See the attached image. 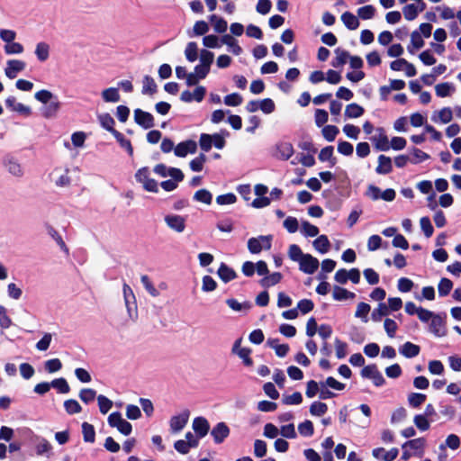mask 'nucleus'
Returning <instances> with one entry per match:
<instances>
[{
	"instance_id": "obj_44",
	"label": "nucleus",
	"mask_w": 461,
	"mask_h": 461,
	"mask_svg": "<svg viewBox=\"0 0 461 461\" xmlns=\"http://www.w3.org/2000/svg\"><path fill=\"white\" fill-rule=\"evenodd\" d=\"M185 55L186 59L190 62H194L197 59V44L194 41H190L187 43L185 50Z\"/></svg>"
},
{
	"instance_id": "obj_43",
	"label": "nucleus",
	"mask_w": 461,
	"mask_h": 461,
	"mask_svg": "<svg viewBox=\"0 0 461 461\" xmlns=\"http://www.w3.org/2000/svg\"><path fill=\"white\" fill-rule=\"evenodd\" d=\"M439 413L446 420H452L456 417V408L450 404H440Z\"/></svg>"
},
{
	"instance_id": "obj_6",
	"label": "nucleus",
	"mask_w": 461,
	"mask_h": 461,
	"mask_svg": "<svg viewBox=\"0 0 461 461\" xmlns=\"http://www.w3.org/2000/svg\"><path fill=\"white\" fill-rule=\"evenodd\" d=\"M361 375L363 378L371 379L375 386H382L385 383L383 375L375 364L364 366Z\"/></svg>"
},
{
	"instance_id": "obj_45",
	"label": "nucleus",
	"mask_w": 461,
	"mask_h": 461,
	"mask_svg": "<svg viewBox=\"0 0 461 461\" xmlns=\"http://www.w3.org/2000/svg\"><path fill=\"white\" fill-rule=\"evenodd\" d=\"M98 121L100 122V124L102 125V127L105 130H107L108 131H111L112 130L114 129V120L113 118L107 113H102L100 115H98Z\"/></svg>"
},
{
	"instance_id": "obj_33",
	"label": "nucleus",
	"mask_w": 461,
	"mask_h": 461,
	"mask_svg": "<svg viewBox=\"0 0 461 461\" xmlns=\"http://www.w3.org/2000/svg\"><path fill=\"white\" fill-rule=\"evenodd\" d=\"M332 296L336 301H343L348 299H353L355 298L356 295L354 293L349 292L345 288H342L340 286H335L333 289Z\"/></svg>"
},
{
	"instance_id": "obj_63",
	"label": "nucleus",
	"mask_w": 461,
	"mask_h": 461,
	"mask_svg": "<svg viewBox=\"0 0 461 461\" xmlns=\"http://www.w3.org/2000/svg\"><path fill=\"white\" fill-rule=\"evenodd\" d=\"M370 312V305L366 303H359L355 312V317L363 319L364 322L367 321V314Z\"/></svg>"
},
{
	"instance_id": "obj_8",
	"label": "nucleus",
	"mask_w": 461,
	"mask_h": 461,
	"mask_svg": "<svg viewBox=\"0 0 461 461\" xmlns=\"http://www.w3.org/2000/svg\"><path fill=\"white\" fill-rule=\"evenodd\" d=\"M190 411L185 410L178 415L171 417L169 421L170 430L172 433H177L181 431L188 422Z\"/></svg>"
},
{
	"instance_id": "obj_11",
	"label": "nucleus",
	"mask_w": 461,
	"mask_h": 461,
	"mask_svg": "<svg viewBox=\"0 0 461 461\" xmlns=\"http://www.w3.org/2000/svg\"><path fill=\"white\" fill-rule=\"evenodd\" d=\"M319 260L310 254H305L299 262V268L302 272L312 275L319 267Z\"/></svg>"
},
{
	"instance_id": "obj_49",
	"label": "nucleus",
	"mask_w": 461,
	"mask_h": 461,
	"mask_svg": "<svg viewBox=\"0 0 461 461\" xmlns=\"http://www.w3.org/2000/svg\"><path fill=\"white\" fill-rule=\"evenodd\" d=\"M298 431L303 437H312L314 433L313 424L311 420H306L298 425Z\"/></svg>"
},
{
	"instance_id": "obj_47",
	"label": "nucleus",
	"mask_w": 461,
	"mask_h": 461,
	"mask_svg": "<svg viewBox=\"0 0 461 461\" xmlns=\"http://www.w3.org/2000/svg\"><path fill=\"white\" fill-rule=\"evenodd\" d=\"M388 313V307L385 305V303H380L378 307L372 312L371 317L374 321H380L382 318L386 316Z\"/></svg>"
},
{
	"instance_id": "obj_30",
	"label": "nucleus",
	"mask_w": 461,
	"mask_h": 461,
	"mask_svg": "<svg viewBox=\"0 0 461 461\" xmlns=\"http://www.w3.org/2000/svg\"><path fill=\"white\" fill-rule=\"evenodd\" d=\"M82 434L85 442L94 443L95 440V430L92 424L88 422H83L82 424Z\"/></svg>"
},
{
	"instance_id": "obj_39",
	"label": "nucleus",
	"mask_w": 461,
	"mask_h": 461,
	"mask_svg": "<svg viewBox=\"0 0 461 461\" xmlns=\"http://www.w3.org/2000/svg\"><path fill=\"white\" fill-rule=\"evenodd\" d=\"M157 84L150 76H145L143 78L142 94L153 95L157 92Z\"/></svg>"
},
{
	"instance_id": "obj_52",
	"label": "nucleus",
	"mask_w": 461,
	"mask_h": 461,
	"mask_svg": "<svg viewBox=\"0 0 461 461\" xmlns=\"http://www.w3.org/2000/svg\"><path fill=\"white\" fill-rule=\"evenodd\" d=\"M212 135L202 133L199 139V145L203 151L208 152L212 147Z\"/></svg>"
},
{
	"instance_id": "obj_32",
	"label": "nucleus",
	"mask_w": 461,
	"mask_h": 461,
	"mask_svg": "<svg viewBox=\"0 0 461 461\" xmlns=\"http://www.w3.org/2000/svg\"><path fill=\"white\" fill-rule=\"evenodd\" d=\"M364 113V108L356 103L346 106L345 116L348 118H358Z\"/></svg>"
},
{
	"instance_id": "obj_13",
	"label": "nucleus",
	"mask_w": 461,
	"mask_h": 461,
	"mask_svg": "<svg viewBox=\"0 0 461 461\" xmlns=\"http://www.w3.org/2000/svg\"><path fill=\"white\" fill-rule=\"evenodd\" d=\"M192 429L198 438H203L208 434L210 424L204 417L199 416L193 420Z\"/></svg>"
},
{
	"instance_id": "obj_60",
	"label": "nucleus",
	"mask_w": 461,
	"mask_h": 461,
	"mask_svg": "<svg viewBox=\"0 0 461 461\" xmlns=\"http://www.w3.org/2000/svg\"><path fill=\"white\" fill-rule=\"evenodd\" d=\"M375 8L371 5H365L357 10L358 16L363 20L372 19L375 15Z\"/></svg>"
},
{
	"instance_id": "obj_36",
	"label": "nucleus",
	"mask_w": 461,
	"mask_h": 461,
	"mask_svg": "<svg viewBox=\"0 0 461 461\" xmlns=\"http://www.w3.org/2000/svg\"><path fill=\"white\" fill-rule=\"evenodd\" d=\"M426 394L420 393H411L408 395V403L412 408H419L425 401H426Z\"/></svg>"
},
{
	"instance_id": "obj_51",
	"label": "nucleus",
	"mask_w": 461,
	"mask_h": 461,
	"mask_svg": "<svg viewBox=\"0 0 461 461\" xmlns=\"http://www.w3.org/2000/svg\"><path fill=\"white\" fill-rule=\"evenodd\" d=\"M305 254L303 253L301 248L296 244H292L288 249V257L294 262H300Z\"/></svg>"
},
{
	"instance_id": "obj_20",
	"label": "nucleus",
	"mask_w": 461,
	"mask_h": 461,
	"mask_svg": "<svg viewBox=\"0 0 461 461\" xmlns=\"http://www.w3.org/2000/svg\"><path fill=\"white\" fill-rule=\"evenodd\" d=\"M378 165L375 172L378 175H387L393 171V164L390 157L380 155L377 158Z\"/></svg>"
},
{
	"instance_id": "obj_58",
	"label": "nucleus",
	"mask_w": 461,
	"mask_h": 461,
	"mask_svg": "<svg viewBox=\"0 0 461 461\" xmlns=\"http://www.w3.org/2000/svg\"><path fill=\"white\" fill-rule=\"evenodd\" d=\"M225 136H229V132L227 131H221V133L212 134V145L218 149H222L226 144L224 140Z\"/></svg>"
},
{
	"instance_id": "obj_28",
	"label": "nucleus",
	"mask_w": 461,
	"mask_h": 461,
	"mask_svg": "<svg viewBox=\"0 0 461 461\" xmlns=\"http://www.w3.org/2000/svg\"><path fill=\"white\" fill-rule=\"evenodd\" d=\"M341 21L344 25L349 30H356L359 26V21L352 13L345 12L341 15Z\"/></svg>"
},
{
	"instance_id": "obj_18",
	"label": "nucleus",
	"mask_w": 461,
	"mask_h": 461,
	"mask_svg": "<svg viewBox=\"0 0 461 461\" xmlns=\"http://www.w3.org/2000/svg\"><path fill=\"white\" fill-rule=\"evenodd\" d=\"M429 330L436 337H444L447 333L444 319L439 314H435L431 318Z\"/></svg>"
},
{
	"instance_id": "obj_35",
	"label": "nucleus",
	"mask_w": 461,
	"mask_h": 461,
	"mask_svg": "<svg viewBox=\"0 0 461 461\" xmlns=\"http://www.w3.org/2000/svg\"><path fill=\"white\" fill-rule=\"evenodd\" d=\"M35 55L37 59L43 62L49 59L50 56V46L46 42H39L36 45Z\"/></svg>"
},
{
	"instance_id": "obj_23",
	"label": "nucleus",
	"mask_w": 461,
	"mask_h": 461,
	"mask_svg": "<svg viewBox=\"0 0 461 461\" xmlns=\"http://www.w3.org/2000/svg\"><path fill=\"white\" fill-rule=\"evenodd\" d=\"M221 42L225 44L229 48V51L236 56H239L242 52L241 47L238 44V41L230 34H224L221 38Z\"/></svg>"
},
{
	"instance_id": "obj_54",
	"label": "nucleus",
	"mask_w": 461,
	"mask_h": 461,
	"mask_svg": "<svg viewBox=\"0 0 461 461\" xmlns=\"http://www.w3.org/2000/svg\"><path fill=\"white\" fill-rule=\"evenodd\" d=\"M402 13L406 20L413 21L418 16L419 10L414 4H409L402 8Z\"/></svg>"
},
{
	"instance_id": "obj_9",
	"label": "nucleus",
	"mask_w": 461,
	"mask_h": 461,
	"mask_svg": "<svg viewBox=\"0 0 461 461\" xmlns=\"http://www.w3.org/2000/svg\"><path fill=\"white\" fill-rule=\"evenodd\" d=\"M134 121L144 129H150L155 125L153 115L140 108L134 110Z\"/></svg>"
},
{
	"instance_id": "obj_2",
	"label": "nucleus",
	"mask_w": 461,
	"mask_h": 461,
	"mask_svg": "<svg viewBox=\"0 0 461 461\" xmlns=\"http://www.w3.org/2000/svg\"><path fill=\"white\" fill-rule=\"evenodd\" d=\"M122 293L128 317L131 321L135 322L137 321L139 315L134 293L130 285L126 283H124L122 285Z\"/></svg>"
},
{
	"instance_id": "obj_21",
	"label": "nucleus",
	"mask_w": 461,
	"mask_h": 461,
	"mask_svg": "<svg viewBox=\"0 0 461 461\" xmlns=\"http://www.w3.org/2000/svg\"><path fill=\"white\" fill-rule=\"evenodd\" d=\"M217 275L224 283H228L237 277V274L234 269L227 266L225 263H221L220 265Z\"/></svg>"
},
{
	"instance_id": "obj_17",
	"label": "nucleus",
	"mask_w": 461,
	"mask_h": 461,
	"mask_svg": "<svg viewBox=\"0 0 461 461\" xmlns=\"http://www.w3.org/2000/svg\"><path fill=\"white\" fill-rule=\"evenodd\" d=\"M426 440L424 438H418L408 440L402 445V447L410 449L415 456L421 457L424 454Z\"/></svg>"
},
{
	"instance_id": "obj_56",
	"label": "nucleus",
	"mask_w": 461,
	"mask_h": 461,
	"mask_svg": "<svg viewBox=\"0 0 461 461\" xmlns=\"http://www.w3.org/2000/svg\"><path fill=\"white\" fill-rule=\"evenodd\" d=\"M411 152L412 158H410V159L412 164H418L429 158V154L417 148H412Z\"/></svg>"
},
{
	"instance_id": "obj_38",
	"label": "nucleus",
	"mask_w": 461,
	"mask_h": 461,
	"mask_svg": "<svg viewBox=\"0 0 461 461\" xmlns=\"http://www.w3.org/2000/svg\"><path fill=\"white\" fill-rule=\"evenodd\" d=\"M282 279V275L279 272H275L269 276H264L260 280V285L263 287H269L278 284Z\"/></svg>"
},
{
	"instance_id": "obj_4",
	"label": "nucleus",
	"mask_w": 461,
	"mask_h": 461,
	"mask_svg": "<svg viewBox=\"0 0 461 461\" xmlns=\"http://www.w3.org/2000/svg\"><path fill=\"white\" fill-rule=\"evenodd\" d=\"M108 424L116 428L122 434L128 436L131 433L132 426L131 424L122 419L121 412L114 411L112 412L108 417Z\"/></svg>"
},
{
	"instance_id": "obj_7",
	"label": "nucleus",
	"mask_w": 461,
	"mask_h": 461,
	"mask_svg": "<svg viewBox=\"0 0 461 461\" xmlns=\"http://www.w3.org/2000/svg\"><path fill=\"white\" fill-rule=\"evenodd\" d=\"M153 171L162 177L171 176L175 181H183L184 173L176 167H167L164 164H158L154 167Z\"/></svg>"
},
{
	"instance_id": "obj_29",
	"label": "nucleus",
	"mask_w": 461,
	"mask_h": 461,
	"mask_svg": "<svg viewBox=\"0 0 461 461\" xmlns=\"http://www.w3.org/2000/svg\"><path fill=\"white\" fill-rule=\"evenodd\" d=\"M225 303L234 312L249 311L251 308L249 302L240 303L234 298H228Z\"/></svg>"
},
{
	"instance_id": "obj_48",
	"label": "nucleus",
	"mask_w": 461,
	"mask_h": 461,
	"mask_svg": "<svg viewBox=\"0 0 461 461\" xmlns=\"http://www.w3.org/2000/svg\"><path fill=\"white\" fill-rule=\"evenodd\" d=\"M323 138L328 141H333L336 136L339 134V130L337 126L334 125H326L323 127L322 131Z\"/></svg>"
},
{
	"instance_id": "obj_22",
	"label": "nucleus",
	"mask_w": 461,
	"mask_h": 461,
	"mask_svg": "<svg viewBox=\"0 0 461 461\" xmlns=\"http://www.w3.org/2000/svg\"><path fill=\"white\" fill-rule=\"evenodd\" d=\"M400 354L407 358H412L417 357L420 352V346L413 344L411 342H405L400 348Z\"/></svg>"
},
{
	"instance_id": "obj_16",
	"label": "nucleus",
	"mask_w": 461,
	"mask_h": 461,
	"mask_svg": "<svg viewBox=\"0 0 461 461\" xmlns=\"http://www.w3.org/2000/svg\"><path fill=\"white\" fill-rule=\"evenodd\" d=\"M197 150V143L193 140L180 142L175 148V155L179 158L185 157L188 153L194 154Z\"/></svg>"
},
{
	"instance_id": "obj_50",
	"label": "nucleus",
	"mask_w": 461,
	"mask_h": 461,
	"mask_svg": "<svg viewBox=\"0 0 461 461\" xmlns=\"http://www.w3.org/2000/svg\"><path fill=\"white\" fill-rule=\"evenodd\" d=\"M453 287V283L450 279L448 278H442L439 283H438V294L439 296H447L451 289Z\"/></svg>"
},
{
	"instance_id": "obj_25",
	"label": "nucleus",
	"mask_w": 461,
	"mask_h": 461,
	"mask_svg": "<svg viewBox=\"0 0 461 461\" xmlns=\"http://www.w3.org/2000/svg\"><path fill=\"white\" fill-rule=\"evenodd\" d=\"M277 156L282 160L289 159L294 154V148L290 142H280L276 146Z\"/></svg>"
},
{
	"instance_id": "obj_64",
	"label": "nucleus",
	"mask_w": 461,
	"mask_h": 461,
	"mask_svg": "<svg viewBox=\"0 0 461 461\" xmlns=\"http://www.w3.org/2000/svg\"><path fill=\"white\" fill-rule=\"evenodd\" d=\"M96 392L91 388H84L79 392V398L85 403H89L95 400Z\"/></svg>"
},
{
	"instance_id": "obj_10",
	"label": "nucleus",
	"mask_w": 461,
	"mask_h": 461,
	"mask_svg": "<svg viewBox=\"0 0 461 461\" xmlns=\"http://www.w3.org/2000/svg\"><path fill=\"white\" fill-rule=\"evenodd\" d=\"M164 221L167 226L176 232L181 233L185 229V218L181 215L167 214L164 217Z\"/></svg>"
},
{
	"instance_id": "obj_15",
	"label": "nucleus",
	"mask_w": 461,
	"mask_h": 461,
	"mask_svg": "<svg viewBox=\"0 0 461 461\" xmlns=\"http://www.w3.org/2000/svg\"><path fill=\"white\" fill-rule=\"evenodd\" d=\"M25 67H26V64L23 60H19V59L8 60L6 63V68H5V74L8 78L14 79L17 77L18 73L24 70Z\"/></svg>"
},
{
	"instance_id": "obj_24",
	"label": "nucleus",
	"mask_w": 461,
	"mask_h": 461,
	"mask_svg": "<svg viewBox=\"0 0 461 461\" xmlns=\"http://www.w3.org/2000/svg\"><path fill=\"white\" fill-rule=\"evenodd\" d=\"M4 164L7 171L14 176L20 177L23 176V171L21 165L13 158H6Z\"/></svg>"
},
{
	"instance_id": "obj_27",
	"label": "nucleus",
	"mask_w": 461,
	"mask_h": 461,
	"mask_svg": "<svg viewBox=\"0 0 461 461\" xmlns=\"http://www.w3.org/2000/svg\"><path fill=\"white\" fill-rule=\"evenodd\" d=\"M314 249L321 254H325L330 248V243L326 235L319 236L313 242Z\"/></svg>"
},
{
	"instance_id": "obj_34",
	"label": "nucleus",
	"mask_w": 461,
	"mask_h": 461,
	"mask_svg": "<svg viewBox=\"0 0 461 461\" xmlns=\"http://www.w3.org/2000/svg\"><path fill=\"white\" fill-rule=\"evenodd\" d=\"M336 57L332 60L331 65L334 68H339L346 64L347 59L349 58V53L347 50H340L339 48L335 50Z\"/></svg>"
},
{
	"instance_id": "obj_5",
	"label": "nucleus",
	"mask_w": 461,
	"mask_h": 461,
	"mask_svg": "<svg viewBox=\"0 0 461 461\" xmlns=\"http://www.w3.org/2000/svg\"><path fill=\"white\" fill-rule=\"evenodd\" d=\"M271 248V236L260 235L257 238H250L248 240V249L252 254H258L263 249H269Z\"/></svg>"
},
{
	"instance_id": "obj_3",
	"label": "nucleus",
	"mask_w": 461,
	"mask_h": 461,
	"mask_svg": "<svg viewBox=\"0 0 461 461\" xmlns=\"http://www.w3.org/2000/svg\"><path fill=\"white\" fill-rule=\"evenodd\" d=\"M135 179L138 183L142 185V187L148 191L152 193H158V182L150 177V171L148 167H143L140 168L135 173Z\"/></svg>"
},
{
	"instance_id": "obj_46",
	"label": "nucleus",
	"mask_w": 461,
	"mask_h": 461,
	"mask_svg": "<svg viewBox=\"0 0 461 461\" xmlns=\"http://www.w3.org/2000/svg\"><path fill=\"white\" fill-rule=\"evenodd\" d=\"M327 411V404L321 402H313L310 406V413L313 416H322Z\"/></svg>"
},
{
	"instance_id": "obj_41",
	"label": "nucleus",
	"mask_w": 461,
	"mask_h": 461,
	"mask_svg": "<svg viewBox=\"0 0 461 461\" xmlns=\"http://www.w3.org/2000/svg\"><path fill=\"white\" fill-rule=\"evenodd\" d=\"M50 386L57 389L60 393H68L70 391V387L67 380L63 377L54 379L50 383Z\"/></svg>"
},
{
	"instance_id": "obj_40",
	"label": "nucleus",
	"mask_w": 461,
	"mask_h": 461,
	"mask_svg": "<svg viewBox=\"0 0 461 461\" xmlns=\"http://www.w3.org/2000/svg\"><path fill=\"white\" fill-rule=\"evenodd\" d=\"M207 158L203 153L192 159L189 163V167L194 172H200L203 168V165L206 162Z\"/></svg>"
},
{
	"instance_id": "obj_14",
	"label": "nucleus",
	"mask_w": 461,
	"mask_h": 461,
	"mask_svg": "<svg viewBox=\"0 0 461 461\" xmlns=\"http://www.w3.org/2000/svg\"><path fill=\"white\" fill-rule=\"evenodd\" d=\"M205 93V87L199 86L194 90V92H190L189 90L183 91L180 95V100L185 103H191L193 101L199 103L203 99Z\"/></svg>"
},
{
	"instance_id": "obj_1",
	"label": "nucleus",
	"mask_w": 461,
	"mask_h": 461,
	"mask_svg": "<svg viewBox=\"0 0 461 461\" xmlns=\"http://www.w3.org/2000/svg\"><path fill=\"white\" fill-rule=\"evenodd\" d=\"M34 97L37 101L43 104L41 109L43 117L47 119L56 117L61 106V103L56 95L49 90L42 89L36 92Z\"/></svg>"
},
{
	"instance_id": "obj_42",
	"label": "nucleus",
	"mask_w": 461,
	"mask_h": 461,
	"mask_svg": "<svg viewBox=\"0 0 461 461\" xmlns=\"http://www.w3.org/2000/svg\"><path fill=\"white\" fill-rule=\"evenodd\" d=\"M64 408L69 415L79 413L82 411L81 405L74 399L66 400L64 402Z\"/></svg>"
},
{
	"instance_id": "obj_37",
	"label": "nucleus",
	"mask_w": 461,
	"mask_h": 461,
	"mask_svg": "<svg viewBox=\"0 0 461 461\" xmlns=\"http://www.w3.org/2000/svg\"><path fill=\"white\" fill-rule=\"evenodd\" d=\"M194 200L205 204H211L212 201V194L207 189H200L194 193Z\"/></svg>"
},
{
	"instance_id": "obj_61",
	"label": "nucleus",
	"mask_w": 461,
	"mask_h": 461,
	"mask_svg": "<svg viewBox=\"0 0 461 461\" xmlns=\"http://www.w3.org/2000/svg\"><path fill=\"white\" fill-rule=\"evenodd\" d=\"M413 422L415 426L421 431H426L429 429V420L422 414L415 415Z\"/></svg>"
},
{
	"instance_id": "obj_55",
	"label": "nucleus",
	"mask_w": 461,
	"mask_h": 461,
	"mask_svg": "<svg viewBox=\"0 0 461 461\" xmlns=\"http://www.w3.org/2000/svg\"><path fill=\"white\" fill-rule=\"evenodd\" d=\"M97 402L100 412L103 414H106L113 407V402L103 394L97 396Z\"/></svg>"
},
{
	"instance_id": "obj_57",
	"label": "nucleus",
	"mask_w": 461,
	"mask_h": 461,
	"mask_svg": "<svg viewBox=\"0 0 461 461\" xmlns=\"http://www.w3.org/2000/svg\"><path fill=\"white\" fill-rule=\"evenodd\" d=\"M44 368L48 373H56L62 368V363L59 358L49 359L44 363Z\"/></svg>"
},
{
	"instance_id": "obj_12",
	"label": "nucleus",
	"mask_w": 461,
	"mask_h": 461,
	"mask_svg": "<svg viewBox=\"0 0 461 461\" xmlns=\"http://www.w3.org/2000/svg\"><path fill=\"white\" fill-rule=\"evenodd\" d=\"M211 435L215 444H221L229 437L230 428L223 421L218 422L211 430Z\"/></svg>"
},
{
	"instance_id": "obj_19",
	"label": "nucleus",
	"mask_w": 461,
	"mask_h": 461,
	"mask_svg": "<svg viewBox=\"0 0 461 461\" xmlns=\"http://www.w3.org/2000/svg\"><path fill=\"white\" fill-rule=\"evenodd\" d=\"M5 105L8 109L17 112L23 115H30L31 114V108L29 106L24 105L22 103H18L16 101V98L14 96H8L5 99Z\"/></svg>"
},
{
	"instance_id": "obj_31",
	"label": "nucleus",
	"mask_w": 461,
	"mask_h": 461,
	"mask_svg": "<svg viewBox=\"0 0 461 461\" xmlns=\"http://www.w3.org/2000/svg\"><path fill=\"white\" fill-rule=\"evenodd\" d=\"M102 98L106 103H116L120 101V94L117 88L109 87L103 90Z\"/></svg>"
},
{
	"instance_id": "obj_26",
	"label": "nucleus",
	"mask_w": 461,
	"mask_h": 461,
	"mask_svg": "<svg viewBox=\"0 0 461 461\" xmlns=\"http://www.w3.org/2000/svg\"><path fill=\"white\" fill-rule=\"evenodd\" d=\"M461 439L456 434H449L447 436L444 443L439 445L440 450H445L447 447L451 450H456L460 447Z\"/></svg>"
},
{
	"instance_id": "obj_53",
	"label": "nucleus",
	"mask_w": 461,
	"mask_h": 461,
	"mask_svg": "<svg viewBox=\"0 0 461 461\" xmlns=\"http://www.w3.org/2000/svg\"><path fill=\"white\" fill-rule=\"evenodd\" d=\"M302 232L305 237H315L319 234V228L307 221L302 222Z\"/></svg>"
},
{
	"instance_id": "obj_59",
	"label": "nucleus",
	"mask_w": 461,
	"mask_h": 461,
	"mask_svg": "<svg viewBox=\"0 0 461 461\" xmlns=\"http://www.w3.org/2000/svg\"><path fill=\"white\" fill-rule=\"evenodd\" d=\"M420 225L422 231L424 232V235L427 238H429L432 236V234L434 232V229L431 224L430 219L429 217H427V216L421 217L420 220Z\"/></svg>"
},
{
	"instance_id": "obj_62",
	"label": "nucleus",
	"mask_w": 461,
	"mask_h": 461,
	"mask_svg": "<svg viewBox=\"0 0 461 461\" xmlns=\"http://www.w3.org/2000/svg\"><path fill=\"white\" fill-rule=\"evenodd\" d=\"M214 59V54L207 50H202L200 52V64L203 65V67H208L211 68V65L212 64Z\"/></svg>"
}]
</instances>
